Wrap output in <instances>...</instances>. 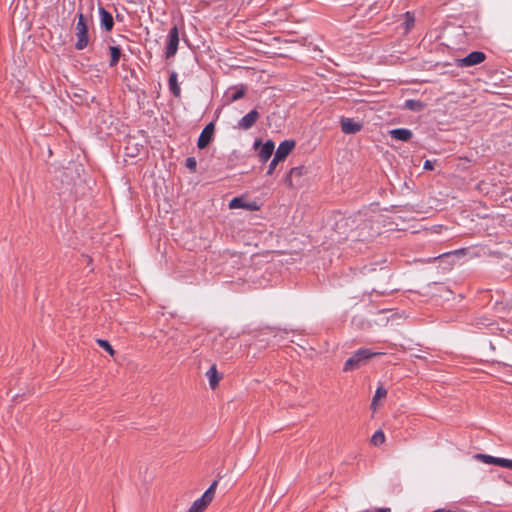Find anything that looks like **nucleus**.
<instances>
[{
    "instance_id": "nucleus-32",
    "label": "nucleus",
    "mask_w": 512,
    "mask_h": 512,
    "mask_svg": "<svg viewBox=\"0 0 512 512\" xmlns=\"http://www.w3.org/2000/svg\"><path fill=\"white\" fill-rule=\"evenodd\" d=\"M507 468L512 469V460L508 459Z\"/></svg>"
},
{
    "instance_id": "nucleus-11",
    "label": "nucleus",
    "mask_w": 512,
    "mask_h": 512,
    "mask_svg": "<svg viewBox=\"0 0 512 512\" xmlns=\"http://www.w3.org/2000/svg\"><path fill=\"white\" fill-rule=\"evenodd\" d=\"M389 134L392 139L402 142L409 141L413 136L412 131L408 128H395L390 130Z\"/></svg>"
},
{
    "instance_id": "nucleus-25",
    "label": "nucleus",
    "mask_w": 512,
    "mask_h": 512,
    "mask_svg": "<svg viewBox=\"0 0 512 512\" xmlns=\"http://www.w3.org/2000/svg\"><path fill=\"white\" fill-rule=\"evenodd\" d=\"M97 343L100 347H102L105 351H107L110 355L114 354V349L110 345V343L107 340L104 339H98Z\"/></svg>"
},
{
    "instance_id": "nucleus-22",
    "label": "nucleus",
    "mask_w": 512,
    "mask_h": 512,
    "mask_svg": "<svg viewBox=\"0 0 512 512\" xmlns=\"http://www.w3.org/2000/svg\"><path fill=\"white\" fill-rule=\"evenodd\" d=\"M385 435L381 430L376 431L371 437V442L373 445L378 446L384 443Z\"/></svg>"
},
{
    "instance_id": "nucleus-23",
    "label": "nucleus",
    "mask_w": 512,
    "mask_h": 512,
    "mask_svg": "<svg viewBox=\"0 0 512 512\" xmlns=\"http://www.w3.org/2000/svg\"><path fill=\"white\" fill-rule=\"evenodd\" d=\"M110 54H111V61H110V65L111 66H114L118 63L119 61V58H120V49L116 46H111L110 47Z\"/></svg>"
},
{
    "instance_id": "nucleus-30",
    "label": "nucleus",
    "mask_w": 512,
    "mask_h": 512,
    "mask_svg": "<svg viewBox=\"0 0 512 512\" xmlns=\"http://www.w3.org/2000/svg\"><path fill=\"white\" fill-rule=\"evenodd\" d=\"M377 400H378V399H375V398L373 397L372 402H371V407H372L374 410L377 408Z\"/></svg>"
},
{
    "instance_id": "nucleus-5",
    "label": "nucleus",
    "mask_w": 512,
    "mask_h": 512,
    "mask_svg": "<svg viewBox=\"0 0 512 512\" xmlns=\"http://www.w3.org/2000/svg\"><path fill=\"white\" fill-rule=\"evenodd\" d=\"M213 134H214V124L211 122V123L207 124L204 127V129L201 131L198 141H197L198 148L199 149L206 148L208 146V144L210 143V141L212 140Z\"/></svg>"
},
{
    "instance_id": "nucleus-9",
    "label": "nucleus",
    "mask_w": 512,
    "mask_h": 512,
    "mask_svg": "<svg viewBox=\"0 0 512 512\" xmlns=\"http://www.w3.org/2000/svg\"><path fill=\"white\" fill-rule=\"evenodd\" d=\"M294 147V140H284L277 147L274 157H276L277 160L282 161L288 156Z\"/></svg>"
},
{
    "instance_id": "nucleus-7",
    "label": "nucleus",
    "mask_w": 512,
    "mask_h": 512,
    "mask_svg": "<svg viewBox=\"0 0 512 512\" xmlns=\"http://www.w3.org/2000/svg\"><path fill=\"white\" fill-rule=\"evenodd\" d=\"M258 118V111L253 109L238 121L237 127L241 130H248L256 123Z\"/></svg>"
},
{
    "instance_id": "nucleus-29",
    "label": "nucleus",
    "mask_w": 512,
    "mask_h": 512,
    "mask_svg": "<svg viewBox=\"0 0 512 512\" xmlns=\"http://www.w3.org/2000/svg\"><path fill=\"white\" fill-rule=\"evenodd\" d=\"M423 168H424V169H426V170H430V169H432V168H433L432 162H431L430 160H426V161L424 162V166H423Z\"/></svg>"
},
{
    "instance_id": "nucleus-3",
    "label": "nucleus",
    "mask_w": 512,
    "mask_h": 512,
    "mask_svg": "<svg viewBox=\"0 0 512 512\" xmlns=\"http://www.w3.org/2000/svg\"><path fill=\"white\" fill-rule=\"evenodd\" d=\"M260 146V150L258 153L259 160L262 163H265L269 160V158L272 156L275 145L272 140H267L264 144H261V141L259 139L254 141L253 147L257 149Z\"/></svg>"
},
{
    "instance_id": "nucleus-33",
    "label": "nucleus",
    "mask_w": 512,
    "mask_h": 512,
    "mask_svg": "<svg viewBox=\"0 0 512 512\" xmlns=\"http://www.w3.org/2000/svg\"><path fill=\"white\" fill-rule=\"evenodd\" d=\"M187 512H195V511H193L191 508H189Z\"/></svg>"
},
{
    "instance_id": "nucleus-2",
    "label": "nucleus",
    "mask_w": 512,
    "mask_h": 512,
    "mask_svg": "<svg viewBox=\"0 0 512 512\" xmlns=\"http://www.w3.org/2000/svg\"><path fill=\"white\" fill-rule=\"evenodd\" d=\"M89 20L82 14H78V21L76 24V37L77 41L75 44L76 49L83 50L89 43L88 36Z\"/></svg>"
},
{
    "instance_id": "nucleus-12",
    "label": "nucleus",
    "mask_w": 512,
    "mask_h": 512,
    "mask_svg": "<svg viewBox=\"0 0 512 512\" xmlns=\"http://www.w3.org/2000/svg\"><path fill=\"white\" fill-rule=\"evenodd\" d=\"M100 23L106 31H110L113 28L114 21L112 15L105 10L103 7H99Z\"/></svg>"
},
{
    "instance_id": "nucleus-26",
    "label": "nucleus",
    "mask_w": 512,
    "mask_h": 512,
    "mask_svg": "<svg viewBox=\"0 0 512 512\" xmlns=\"http://www.w3.org/2000/svg\"><path fill=\"white\" fill-rule=\"evenodd\" d=\"M196 165H197V162H196V159L194 157H188L186 159V167L189 170L195 171L196 170Z\"/></svg>"
},
{
    "instance_id": "nucleus-15",
    "label": "nucleus",
    "mask_w": 512,
    "mask_h": 512,
    "mask_svg": "<svg viewBox=\"0 0 512 512\" xmlns=\"http://www.w3.org/2000/svg\"><path fill=\"white\" fill-rule=\"evenodd\" d=\"M218 481L215 480L201 496L208 504L213 500Z\"/></svg>"
},
{
    "instance_id": "nucleus-6",
    "label": "nucleus",
    "mask_w": 512,
    "mask_h": 512,
    "mask_svg": "<svg viewBox=\"0 0 512 512\" xmlns=\"http://www.w3.org/2000/svg\"><path fill=\"white\" fill-rule=\"evenodd\" d=\"M340 125L344 134H355L362 128L361 123L355 122L354 119L347 117L340 118Z\"/></svg>"
},
{
    "instance_id": "nucleus-4",
    "label": "nucleus",
    "mask_w": 512,
    "mask_h": 512,
    "mask_svg": "<svg viewBox=\"0 0 512 512\" xmlns=\"http://www.w3.org/2000/svg\"><path fill=\"white\" fill-rule=\"evenodd\" d=\"M485 60V54L481 51H473L466 57L458 60L461 67H470L482 63Z\"/></svg>"
},
{
    "instance_id": "nucleus-24",
    "label": "nucleus",
    "mask_w": 512,
    "mask_h": 512,
    "mask_svg": "<svg viewBox=\"0 0 512 512\" xmlns=\"http://www.w3.org/2000/svg\"><path fill=\"white\" fill-rule=\"evenodd\" d=\"M247 93V90L243 87H235L229 90V96H244Z\"/></svg>"
},
{
    "instance_id": "nucleus-19",
    "label": "nucleus",
    "mask_w": 512,
    "mask_h": 512,
    "mask_svg": "<svg viewBox=\"0 0 512 512\" xmlns=\"http://www.w3.org/2000/svg\"><path fill=\"white\" fill-rule=\"evenodd\" d=\"M207 505L208 503L202 497H200L192 503L190 508L195 512H203Z\"/></svg>"
},
{
    "instance_id": "nucleus-17",
    "label": "nucleus",
    "mask_w": 512,
    "mask_h": 512,
    "mask_svg": "<svg viewBox=\"0 0 512 512\" xmlns=\"http://www.w3.org/2000/svg\"><path fill=\"white\" fill-rule=\"evenodd\" d=\"M169 86H170V90L171 92L175 95V96H178L180 94V87L178 85V82H177V74L175 72H173L170 77H169Z\"/></svg>"
},
{
    "instance_id": "nucleus-20",
    "label": "nucleus",
    "mask_w": 512,
    "mask_h": 512,
    "mask_svg": "<svg viewBox=\"0 0 512 512\" xmlns=\"http://www.w3.org/2000/svg\"><path fill=\"white\" fill-rule=\"evenodd\" d=\"M207 505L208 503L202 497H200L192 503L190 508L195 512H203Z\"/></svg>"
},
{
    "instance_id": "nucleus-1",
    "label": "nucleus",
    "mask_w": 512,
    "mask_h": 512,
    "mask_svg": "<svg viewBox=\"0 0 512 512\" xmlns=\"http://www.w3.org/2000/svg\"><path fill=\"white\" fill-rule=\"evenodd\" d=\"M382 352H374L370 349L361 348L353 353L344 364V371H352L358 368L365 360L370 359L373 356L382 355Z\"/></svg>"
},
{
    "instance_id": "nucleus-31",
    "label": "nucleus",
    "mask_w": 512,
    "mask_h": 512,
    "mask_svg": "<svg viewBox=\"0 0 512 512\" xmlns=\"http://www.w3.org/2000/svg\"><path fill=\"white\" fill-rule=\"evenodd\" d=\"M375 512H390L389 508H379Z\"/></svg>"
},
{
    "instance_id": "nucleus-10",
    "label": "nucleus",
    "mask_w": 512,
    "mask_h": 512,
    "mask_svg": "<svg viewBox=\"0 0 512 512\" xmlns=\"http://www.w3.org/2000/svg\"><path fill=\"white\" fill-rule=\"evenodd\" d=\"M474 458L485 463V464H493V465L507 468L508 459H506V458L494 457V456L487 455V454H476V455H474Z\"/></svg>"
},
{
    "instance_id": "nucleus-21",
    "label": "nucleus",
    "mask_w": 512,
    "mask_h": 512,
    "mask_svg": "<svg viewBox=\"0 0 512 512\" xmlns=\"http://www.w3.org/2000/svg\"><path fill=\"white\" fill-rule=\"evenodd\" d=\"M229 207L231 209H238V208H250V205L245 203L241 197H234L230 203Z\"/></svg>"
},
{
    "instance_id": "nucleus-13",
    "label": "nucleus",
    "mask_w": 512,
    "mask_h": 512,
    "mask_svg": "<svg viewBox=\"0 0 512 512\" xmlns=\"http://www.w3.org/2000/svg\"><path fill=\"white\" fill-rule=\"evenodd\" d=\"M426 104L419 99L410 98L403 104V108L414 112H419L425 108Z\"/></svg>"
},
{
    "instance_id": "nucleus-27",
    "label": "nucleus",
    "mask_w": 512,
    "mask_h": 512,
    "mask_svg": "<svg viewBox=\"0 0 512 512\" xmlns=\"http://www.w3.org/2000/svg\"><path fill=\"white\" fill-rule=\"evenodd\" d=\"M386 395H387V390L382 385H380V386H378V388L375 391L374 398L379 399V398L385 397Z\"/></svg>"
},
{
    "instance_id": "nucleus-16",
    "label": "nucleus",
    "mask_w": 512,
    "mask_h": 512,
    "mask_svg": "<svg viewBox=\"0 0 512 512\" xmlns=\"http://www.w3.org/2000/svg\"><path fill=\"white\" fill-rule=\"evenodd\" d=\"M304 173H305V167H303V166L291 168V170L289 171V174L287 175V178H286L287 183L289 185H292V178L293 177H301Z\"/></svg>"
},
{
    "instance_id": "nucleus-8",
    "label": "nucleus",
    "mask_w": 512,
    "mask_h": 512,
    "mask_svg": "<svg viewBox=\"0 0 512 512\" xmlns=\"http://www.w3.org/2000/svg\"><path fill=\"white\" fill-rule=\"evenodd\" d=\"M179 36L177 27H173L168 34V43L166 48L167 57L173 56L178 48Z\"/></svg>"
},
{
    "instance_id": "nucleus-18",
    "label": "nucleus",
    "mask_w": 512,
    "mask_h": 512,
    "mask_svg": "<svg viewBox=\"0 0 512 512\" xmlns=\"http://www.w3.org/2000/svg\"><path fill=\"white\" fill-rule=\"evenodd\" d=\"M414 22H415V18L413 16V14H411L410 12H406L404 14V22H403L405 33L409 32L411 30V28L414 26Z\"/></svg>"
},
{
    "instance_id": "nucleus-14",
    "label": "nucleus",
    "mask_w": 512,
    "mask_h": 512,
    "mask_svg": "<svg viewBox=\"0 0 512 512\" xmlns=\"http://www.w3.org/2000/svg\"><path fill=\"white\" fill-rule=\"evenodd\" d=\"M206 376L208 377L210 387L212 389L216 388L221 377L215 365L210 367V369L206 372Z\"/></svg>"
},
{
    "instance_id": "nucleus-28",
    "label": "nucleus",
    "mask_w": 512,
    "mask_h": 512,
    "mask_svg": "<svg viewBox=\"0 0 512 512\" xmlns=\"http://www.w3.org/2000/svg\"><path fill=\"white\" fill-rule=\"evenodd\" d=\"M279 161L280 160H277L276 157H273V159L271 160L269 167H268V171H267L268 175H271L274 172L276 165L278 164Z\"/></svg>"
}]
</instances>
